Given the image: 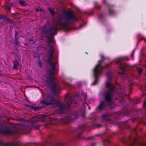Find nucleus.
Returning a JSON list of instances; mask_svg holds the SVG:
<instances>
[{
  "label": "nucleus",
  "instance_id": "2eb2a0df",
  "mask_svg": "<svg viewBox=\"0 0 146 146\" xmlns=\"http://www.w3.org/2000/svg\"><path fill=\"white\" fill-rule=\"evenodd\" d=\"M109 7L108 12L110 15L113 16L116 14V11L113 9L114 6L111 4H108Z\"/></svg>",
  "mask_w": 146,
  "mask_h": 146
},
{
  "label": "nucleus",
  "instance_id": "412c9836",
  "mask_svg": "<svg viewBox=\"0 0 146 146\" xmlns=\"http://www.w3.org/2000/svg\"><path fill=\"white\" fill-rule=\"evenodd\" d=\"M112 74V73L111 72H109L106 73V75L107 78L110 80H111V77Z\"/></svg>",
  "mask_w": 146,
  "mask_h": 146
},
{
  "label": "nucleus",
  "instance_id": "4d7b16f0",
  "mask_svg": "<svg viewBox=\"0 0 146 146\" xmlns=\"http://www.w3.org/2000/svg\"><path fill=\"white\" fill-rule=\"evenodd\" d=\"M86 97H87V96H86V97H85V99H86Z\"/></svg>",
  "mask_w": 146,
  "mask_h": 146
},
{
  "label": "nucleus",
  "instance_id": "4c0bfd02",
  "mask_svg": "<svg viewBox=\"0 0 146 146\" xmlns=\"http://www.w3.org/2000/svg\"><path fill=\"white\" fill-rule=\"evenodd\" d=\"M18 35V33L17 32H15V38H18L17 37V35Z\"/></svg>",
  "mask_w": 146,
  "mask_h": 146
},
{
  "label": "nucleus",
  "instance_id": "f257e3e1",
  "mask_svg": "<svg viewBox=\"0 0 146 146\" xmlns=\"http://www.w3.org/2000/svg\"><path fill=\"white\" fill-rule=\"evenodd\" d=\"M65 16L62 13L58 16V19L56 21V24L51 25L49 23H46L41 28L42 35L47 39L48 44L50 49L48 51V61H52L54 58V52L55 43L53 40V36L56 35L58 30V26H59L63 28L68 29L69 21L72 20H77V18L74 16L70 11H65Z\"/></svg>",
  "mask_w": 146,
  "mask_h": 146
},
{
  "label": "nucleus",
  "instance_id": "a18cd8bd",
  "mask_svg": "<svg viewBox=\"0 0 146 146\" xmlns=\"http://www.w3.org/2000/svg\"><path fill=\"white\" fill-rule=\"evenodd\" d=\"M36 12H38V11H39V9H38V8H36Z\"/></svg>",
  "mask_w": 146,
  "mask_h": 146
},
{
  "label": "nucleus",
  "instance_id": "5701e85b",
  "mask_svg": "<svg viewBox=\"0 0 146 146\" xmlns=\"http://www.w3.org/2000/svg\"><path fill=\"white\" fill-rule=\"evenodd\" d=\"M15 38V42L13 43L15 44V46H16L19 47L20 45V43L19 42V41L18 38Z\"/></svg>",
  "mask_w": 146,
  "mask_h": 146
},
{
  "label": "nucleus",
  "instance_id": "58836bf2",
  "mask_svg": "<svg viewBox=\"0 0 146 146\" xmlns=\"http://www.w3.org/2000/svg\"><path fill=\"white\" fill-rule=\"evenodd\" d=\"M103 3L105 5H106L107 4L106 1V0H103Z\"/></svg>",
  "mask_w": 146,
  "mask_h": 146
},
{
  "label": "nucleus",
  "instance_id": "603ef678",
  "mask_svg": "<svg viewBox=\"0 0 146 146\" xmlns=\"http://www.w3.org/2000/svg\"><path fill=\"white\" fill-rule=\"evenodd\" d=\"M33 41V40L32 39H31L30 40V41Z\"/></svg>",
  "mask_w": 146,
  "mask_h": 146
},
{
  "label": "nucleus",
  "instance_id": "09e8293b",
  "mask_svg": "<svg viewBox=\"0 0 146 146\" xmlns=\"http://www.w3.org/2000/svg\"><path fill=\"white\" fill-rule=\"evenodd\" d=\"M3 76V74H1L0 73V76Z\"/></svg>",
  "mask_w": 146,
  "mask_h": 146
},
{
  "label": "nucleus",
  "instance_id": "f8f14e48",
  "mask_svg": "<svg viewBox=\"0 0 146 146\" xmlns=\"http://www.w3.org/2000/svg\"><path fill=\"white\" fill-rule=\"evenodd\" d=\"M113 113H110L108 112L103 113L101 115V118L103 120L106 121L110 123L113 124V122L108 117L111 116Z\"/></svg>",
  "mask_w": 146,
  "mask_h": 146
},
{
  "label": "nucleus",
  "instance_id": "a19ab883",
  "mask_svg": "<svg viewBox=\"0 0 146 146\" xmlns=\"http://www.w3.org/2000/svg\"><path fill=\"white\" fill-rule=\"evenodd\" d=\"M142 39H143V40H144L145 42H146V39H145V37H143V38L142 39H140L138 41L139 42H140V41Z\"/></svg>",
  "mask_w": 146,
  "mask_h": 146
},
{
  "label": "nucleus",
  "instance_id": "4468645a",
  "mask_svg": "<svg viewBox=\"0 0 146 146\" xmlns=\"http://www.w3.org/2000/svg\"><path fill=\"white\" fill-rule=\"evenodd\" d=\"M114 113L116 115L119 116L122 115L123 116L128 115L129 114V112L127 109H122L121 110L115 112Z\"/></svg>",
  "mask_w": 146,
  "mask_h": 146
},
{
  "label": "nucleus",
  "instance_id": "ddd939ff",
  "mask_svg": "<svg viewBox=\"0 0 146 146\" xmlns=\"http://www.w3.org/2000/svg\"><path fill=\"white\" fill-rule=\"evenodd\" d=\"M15 60L13 61V67L14 69L17 70L19 61L21 60V56L19 55L16 54L15 57Z\"/></svg>",
  "mask_w": 146,
  "mask_h": 146
},
{
  "label": "nucleus",
  "instance_id": "8fccbe9b",
  "mask_svg": "<svg viewBox=\"0 0 146 146\" xmlns=\"http://www.w3.org/2000/svg\"><path fill=\"white\" fill-rule=\"evenodd\" d=\"M116 84L117 85H119V84L117 82H116Z\"/></svg>",
  "mask_w": 146,
  "mask_h": 146
},
{
  "label": "nucleus",
  "instance_id": "6ab92c4d",
  "mask_svg": "<svg viewBox=\"0 0 146 146\" xmlns=\"http://www.w3.org/2000/svg\"><path fill=\"white\" fill-rule=\"evenodd\" d=\"M48 64L51 66V68L54 70H56V65L54 63L52 62V61H48Z\"/></svg>",
  "mask_w": 146,
  "mask_h": 146
},
{
  "label": "nucleus",
  "instance_id": "20e7f679",
  "mask_svg": "<svg viewBox=\"0 0 146 146\" xmlns=\"http://www.w3.org/2000/svg\"><path fill=\"white\" fill-rule=\"evenodd\" d=\"M100 56L101 58V60L98 61V64L96 65L93 69L94 75L95 80L92 84V85H95L98 84V77L101 74L102 70L103 69L108 67L113 62H110L109 64H106L105 66H103L102 65V63L104 62V60L106 58L103 55H100Z\"/></svg>",
  "mask_w": 146,
  "mask_h": 146
},
{
  "label": "nucleus",
  "instance_id": "c9c22d12",
  "mask_svg": "<svg viewBox=\"0 0 146 146\" xmlns=\"http://www.w3.org/2000/svg\"><path fill=\"white\" fill-rule=\"evenodd\" d=\"M38 63L39 66L41 68L42 66V62L40 60H39L38 62Z\"/></svg>",
  "mask_w": 146,
  "mask_h": 146
},
{
  "label": "nucleus",
  "instance_id": "49530a36",
  "mask_svg": "<svg viewBox=\"0 0 146 146\" xmlns=\"http://www.w3.org/2000/svg\"><path fill=\"white\" fill-rule=\"evenodd\" d=\"M88 109L90 110L91 109V107L90 106H88Z\"/></svg>",
  "mask_w": 146,
  "mask_h": 146
},
{
  "label": "nucleus",
  "instance_id": "0eeeda50",
  "mask_svg": "<svg viewBox=\"0 0 146 146\" xmlns=\"http://www.w3.org/2000/svg\"><path fill=\"white\" fill-rule=\"evenodd\" d=\"M123 59V58H121L118 59L115 62V63L116 64H119V67L121 70H122V73L121 72H119V74H121V77L124 79H126L128 77L127 74L125 73V72L127 71L126 68L127 67H129V64L125 63H121V61Z\"/></svg>",
  "mask_w": 146,
  "mask_h": 146
},
{
  "label": "nucleus",
  "instance_id": "ea45409f",
  "mask_svg": "<svg viewBox=\"0 0 146 146\" xmlns=\"http://www.w3.org/2000/svg\"><path fill=\"white\" fill-rule=\"evenodd\" d=\"M94 137H89L87 138V139L88 140H92L94 138Z\"/></svg>",
  "mask_w": 146,
  "mask_h": 146
},
{
  "label": "nucleus",
  "instance_id": "a878e982",
  "mask_svg": "<svg viewBox=\"0 0 146 146\" xmlns=\"http://www.w3.org/2000/svg\"><path fill=\"white\" fill-rule=\"evenodd\" d=\"M137 127H135L133 129H132L131 130L134 133L137 137L138 138L139 137L137 135Z\"/></svg>",
  "mask_w": 146,
  "mask_h": 146
},
{
  "label": "nucleus",
  "instance_id": "39448f33",
  "mask_svg": "<svg viewBox=\"0 0 146 146\" xmlns=\"http://www.w3.org/2000/svg\"><path fill=\"white\" fill-rule=\"evenodd\" d=\"M96 118H94L92 119V122L90 124V125H88L87 124L82 125H79L77 128H73L72 129L73 132H77L78 133L77 136V137L78 139H82L84 138L81 137V135L83 133V131L85 129H86L88 127H91L92 128H100L101 126V125L99 124H96L95 123Z\"/></svg>",
  "mask_w": 146,
  "mask_h": 146
},
{
  "label": "nucleus",
  "instance_id": "72a5a7b5",
  "mask_svg": "<svg viewBox=\"0 0 146 146\" xmlns=\"http://www.w3.org/2000/svg\"><path fill=\"white\" fill-rule=\"evenodd\" d=\"M136 48H135V49L132 51V52L131 54V57H133V56L134 54L135 51V50L136 49Z\"/></svg>",
  "mask_w": 146,
  "mask_h": 146
},
{
  "label": "nucleus",
  "instance_id": "c85d7f7f",
  "mask_svg": "<svg viewBox=\"0 0 146 146\" xmlns=\"http://www.w3.org/2000/svg\"><path fill=\"white\" fill-rule=\"evenodd\" d=\"M104 16V15L103 13H101L98 16V18L99 19H102Z\"/></svg>",
  "mask_w": 146,
  "mask_h": 146
},
{
  "label": "nucleus",
  "instance_id": "4be33fe9",
  "mask_svg": "<svg viewBox=\"0 0 146 146\" xmlns=\"http://www.w3.org/2000/svg\"><path fill=\"white\" fill-rule=\"evenodd\" d=\"M32 109H33L34 110H40L41 108H43V106L41 107H34V106H29Z\"/></svg>",
  "mask_w": 146,
  "mask_h": 146
},
{
  "label": "nucleus",
  "instance_id": "bb28decb",
  "mask_svg": "<svg viewBox=\"0 0 146 146\" xmlns=\"http://www.w3.org/2000/svg\"><path fill=\"white\" fill-rule=\"evenodd\" d=\"M139 146H146V143L145 142L141 143L139 141Z\"/></svg>",
  "mask_w": 146,
  "mask_h": 146
},
{
  "label": "nucleus",
  "instance_id": "1a4fd4ad",
  "mask_svg": "<svg viewBox=\"0 0 146 146\" xmlns=\"http://www.w3.org/2000/svg\"><path fill=\"white\" fill-rule=\"evenodd\" d=\"M2 126L0 124V133L9 135H12L15 133L14 131L10 129L9 126H6L2 128L1 127Z\"/></svg>",
  "mask_w": 146,
  "mask_h": 146
},
{
  "label": "nucleus",
  "instance_id": "de8ad7c7",
  "mask_svg": "<svg viewBox=\"0 0 146 146\" xmlns=\"http://www.w3.org/2000/svg\"><path fill=\"white\" fill-rule=\"evenodd\" d=\"M108 128L107 127H106V129L107 130L108 129Z\"/></svg>",
  "mask_w": 146,
  "mask_h": 146
},
{
  "label": "nucleus",
  "instance_id": "6e6d98bb",
  "mask_svg": "<svg viewBox=\"0 0 146 146\" xmlns=\"http://www.w3.org/2000/svg\"><path fill=\"white\" fill-rule=\"evenodd\" d=\"M115 118L116 119H117V117H115Z\"/></svg>",
  "mask_w": 146,
  "mask_h": 146
},
{
  "label": "nucleus",
  "instance_id": "f704fd0d",
  "mask_svg": "<svg viewBox=\"0 0 146 146\" xmlns=\"http://www.w3.org/2000/svg\"><path fill=\"white\" fill-rule=\"evenodd\" d=\"M138 70V73L139 74H140L142 72H143V69L141 68H139Z\"/></svg>",
  "mask_w": 146,
  "mask_h": 146
},
{
  "label": "nucleus",
  "instance_id": "5fc2aeb1",
  "mask_svg": "<svg viewBox=\"0 0 146 146\" xmlns=\"http://www.w3.org/2000/svg\"><path fill=\"white\" fill-rule=\"evenodd\" d=\"M85 53L86 54H88V53L87 52H86Z\"/></svg>",
  "mask_w": 146,
  "mask_h": 146
},
{
  "label": "nucleus",
  "instance_id": "b1692460",
  "mask_svg": "<svg viewBox=\"0 0 146 146\" xmlns=\"http://www.w3.org/2000/svg\"><path fill=\"white\" fill-rule=\"evenodd\" d=\"M140 102L139 100L138 99L133 100H132L131 103L133 105L137 104Z\"/></svg>",
  "mask_w": 146,
  "mask_h": 146
},
{
  "label": "nucleus",
  "instance_id": "f03ea898",
  "mask_svg": "<svg viewBox=\"0 0 146 146\" xmlns=\"http://www.w3.org/2000/svg\"><path fill=\"white\" fill-rule=\"evenodd\" d=\"M75 97L74 96H71L68 98L67 97L66 104H60V102L55 100L54 97L51 94H49L46 97L42 100L41 103L46 106L54 104L58 106V108L56 111V112L61 114L64 112L65 109L68 110H70L71 105L74 102Z\"/></svg>",
  "mask_w": 146,
  "mask_h": 146
},
{
  "label": "nucleus",
  "instance_id": "423d86ee",
  "mask_svg": "<svg viewBox=\"0 0 146 146\" xmlns=\"http://www.w3.org/2000/svg\"><path fill=\"white\" fill-rule=\"evenodd\" d=\"M55 70H50L48 72V74L49 76L47 77L46 79L48 81V84L50 86L54 93H56L57 90L56 87V84L54 82L56 78L54 76L55 74Z\"/></svg>",
  "mask_w": 146,
  "mask_h": 146
},
{
  "label": "nucleus",
  "instance_id": "f3484780",
  "mask_svg": "<svg viewBox=\"0 0 146 146\" xmlns=\"http://www.w3.org/2000/svg\"><path fill=\"white\" fill-rule=\"evenodd\" d=\"M0 19H3L4 21H6L11 23H13V21L10 18L7 17L5 16L0 15Z\"/></svg>",
  "mask_w": 146,
  "mask_h": 146
},
{
  "label": "nucleus",
  "instance_id": "6e6552de",
  "mask_svg": "<svg viewBox=\"0 0 146 146\" xmlns=\"http://www.w3.org/2000/svg\"><path fill=\"white\" fill-rule=\"evenodd\" d=\"M78 114L74 112L68 115L64 118H62L61 119V121L64 124L74 122L75 120L78 118Z\"/></svg>",
  "mask_w": 146,
  "mask_h": 146
},
{
  "label": "nucleus",
  "instance_id": "7c9ffc66",
  "mask_svg": "<svg viewBox=\"0 0 146 146\" xmlns=\"http://www.w3.org/2000/svg\"><path fill=\"white\" fill-rule=\"evenodd\" d=\"M145 119H146V118H142L141 120L140 121V122L141 123L143 124V125H146V123L144 121V120Z\"/></svg>",
  "mask_w": 146,
  "mask_h": 146
},
{
  "label": "nucleus",
  "instance_id": "864d4df0",
  "mask_svg": "<svg viewBox=\"0 0 146 146\" xmlns=\"http://www.w3.org/2000/svg\"><path fill=\"white\" fill-rule=\"evenodd\" d=\"M93 14V13H91V14H90V15H92Z\"/></svg>",
  "mask_w": 146,
  "mask_h": 146
},
{
  "label": "nucleus",
  "instance_id": "3c124183",
  "mask_svg": "<svg viewBox=\"0 0 146 146\" xmlns=\"http://www.w3.org/2000/svg\"><path fill=\"white\" fill-rule=\"evenodd\" d=\"M26 127H30L29 126H26Z\"/></svg>",
  "mask_w": 146,
  "mask_h": 146
},
{
  "label": "nucleus",
  "instance_id": "e433bc0d",
  "mask_svg": "<svg viewBox=\"0 0 146 146\" xmlns=\"http://www.w3.org/2000/svg\"><path fill=\"white\" fill-rule=\"evenodd\" d=\"M19 3L21 5H24L25 4V2L23 1H19Z\"/></svg>",
  "mask_w": 146,
  "mask_h": 146
},
{
  "label": "nucleus",
  "instance_id": "79ce46f5",
  "mask_svg": "<svg viewBox=\"0 0 146 146\" xmlns=\"http://www.w3.org/2000/svg\"><path fill=\"white\" fill-rule=\"evenodd\" d=\"M139 42L138 41V42H137V44H136V47L135 48H137V45L139 43Z\"/></svg>",
  "mask_w": 146,
  "mask_h": 146
},
{
  "label": "nucleus",
  "instance_id": "c756f323",
  "mask_svg": "<svg viewBox=\"0 0 146 146\" xmlns=\"http://www.w3.org/2000/svg\"><path fill=\"white\" fill-rule=\"evenodd\" d=\"M143 106L144 109L146 110L145 111V114L146 115V98L145 100L144 101V103L143 104Z\"/></svg>",
  "mask_w": 146,
  "mask_h": 146
},
{
  "label": "nucleus",
  "instance_id": "473e14b6",
  "mask_svg": "<svg viewBox=\"0 0 146 146\" xmlns=\"http://www.w3.org/2000/svg\"><path fill=\"white\" fill-rule=\"evenodd\" d=\"M6 9L9 12H11V7L9 6L8 5H7L6 6Z\"/></svg>",
  "mask_w": 146,
  "mask_h": 146
},
{
  "label": "nucleus",
  "instance_id": "2f4dec72",
  "mask_svg": "<svg viewBox=\"0 0 146 146\" xmlns=\"http://www.w3.org/2000/svg\"><path fill=\"white\" fill-rule=\"evenodd\" d=\"M84 25L81 24V25H80L79 27L78 28H76V29L81 30V29H82V27Z\"/></svg>",
  "mask_w": 146,
  "mask_h": 146
},
{
  "label": "nucleus",
  "instance_id": "dca6fc26",
  "mask_svg": "<svg viewBox=\"0 0 146 146\" xmlns=\"http://www.w3.org/2000/svg\"><path fill=\"white\" fill-rule=\"evenodd\" d=\"M39 121L37 119V118L36 117H33L31 120V121L32 124H37L36 125V127H35L36 129H39V125H38V123Z\"/></svg>",
  "mask_w": 146,
  "mask_h": 146
},
{
  "label": "nucleus",
  "instance_id": "9b49d317",
  "mask_svg": "<svg viewBox=\"0 0 146 146\" xmlns=\"http://www.w3.org/2000/svg\"><path fill=\"white\" fill-rule=\"evenodd\" d=\"M120 91L119 92L120 94L122 96H125V95H128V94H126V92L127 91H129L130 93L131 92H132V88L130 86H128L127 87H121L120 88Z\"/></svg>",
  "mask_w": 146,
  "mask_h": 146
},
{
  "label": "nucleus",
  "instance_id": "9d476101",
  "mask_svg": "<svg viewBox=\"0 0 146 146\" xmlns=\"http://www.w3.org/2000/svg\"><path fill=\"white\" fill-rule=\"evenodd\" d=\"M135 121L134 119H129L126 120L124 121L120 122L118 123L119 127V128L123 129H128L130 128L129 125V122L131 121L132 122H134Z\"/></svg>",
  "mask_w": 146,
  "mask_h": 146
},
{
  "label": "nucleus",
  "instance_id": "c03bdc74",
  "mask_svg": "<svg viewBox=\"0 0 146 146\" xmlns=\"http://www.w3.org/2000/svg\"><path fill=\"white\" fill-rule=\"evenodd\" d=\"M39 11H42V12H43V9H39Z\"/></svg>",
  "mask_w": 146,
  "mask_h": 146
},
{
  "label": "nucleus",
  "instance_id": "aec40b11",
  "mask_svg": "<svg viewBox=\"0 0 146 146\" xmlns=\"http://www.w3.org/2000/svg\"><path fill=\"white\" fill-rule=\"evenodd\" d=\"M103 146H106L107 144H110L111 142L108 139H106L102 141Z\"/></svg>",
  "mask_w": 146,
  "mask_h": 146
},
{
  "label": "nucleus",
  "instance_id": "37998d69",
  "mask_svg": "<svg viewBox=\"0 0 146 146\" xmlns=\"http://www.w3.org/2000/svg\"><path fill=\"white\" fill-rule=\"evenodd\" d=\"M46 116L45 115H44V114H43L42 115V117H43V118H45V117Z\"/></svg>",
  "mask_w": 146,
  "mask_h": 146
},
{
  "label": "nucleus",
  "instance_id": "393cba45",
  "mask_svg": "<svg viewBox=\"0 0 146 146\" xmlns=\"http://www.w3.org/2000/svg\"><path fill=\"white\" fill-rule=\"evenodd\" d=\"M95 8L98 9H99L101 8L102 7L97 2L95 3V5L94 7Z\"/></svg>",
  "mask_w": 146,
  "mask_h": 146
},
{
  "label": "nucleus",
  "instance_id": "cd10ccee",
  "mask_svg": "<svg viewBox=\"0 0 146 146\" xmlns=\"http://www.w3.org/2000/svg\"><path fill=\"white\" fill-rule=\"evenodd\" d=\"M48 9L49 11L50 14L51 15H53L54 14V11L53 9H51L50 8H48Z\"/></svg>",
  "mask_w": 146,
  "mask_h": 146
},
{
  "label": "nucleus",
  "instance_id": "7ed1b4c3",
  "mask_svg": "<svg viewBox=\"0 0 146 146\" xmlns=\"http://www.w3.org/2000/svg\"><path fill=\"white\" fill-rule=\"evenodd\" d=\"M106 87L107 90L104 92V96L105 100L102 101L97 107L96 110L98 111H102L106 108L107 106L110 109L114 108L115 106H111L114 93L115 92V86L109 82L106 83Z\"/></svg>",
  "mask_w": 146,
  "mask_h": 146
},
{
  "label": "nucleus",
  "instance_id": "a211bd4d",
  "mask_svg": "<svg viewBox=\"0 0 146 146\" xmlns=\"http://www.w3.org/2000/svg\"><path fill=\"white\" fill-rule=\"evenodd\" d=\"M140 89L141 90L143 91V96L146 95V83L144 85H142L141 86Z\"/></svg>",
  "mask_w": 146,
  "mask_h": 146
}]
</instances>
